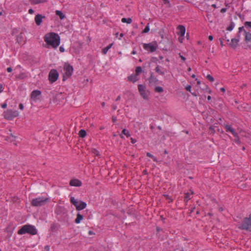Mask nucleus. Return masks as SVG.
Listing matches in <instances>:
<instances>
[{"label":"nucleus","mask_w":251,"mask_h":251,"mask_svg":"<svg viewBox=\"0 0 251 251\" xmlns=\"http://www.w3.org/2000/svg\"><path fill=\"white\" fill-rule=\"evenodd\" d=\"M44 40L48 48L56 49L60 44V37L54 32L46 33L44 36Z\"/></svg>","instance_id":"1"},{"label":"nucleus","mask_w":251,"mask_h":251,"mask_svg":"<svg viewBox=\"0 0 251 251\" xmlns=\"http://www.w3.org/2000/svg\"><path fill=\"white\" fill-rule=\"evenodd\" d=\"M26 233L34 235L37 233V230L35 226L31 225L23 226L18 231V234L22 235Z\"/></svg>","instance_id":"2"},{"label":"nucleus","mask_w":251,"mask_h":251,"mask_svg":"<svg viewBox=\"0 0 251 251\" xmlns=\"http://www.w3.org/2000/svg\"><path fill=\"white\" fill-rule=\"evenodd\" d=\"M238 227L241 229L251 232V213L242 220Z\"/></svg>","instance_id":"3"},{"label":"nucleus","mask_w":251,"mask_h":251,"mask_svg":"<svg viewBox=\"0 0 251 251\" xmlns=\"http://www.w3.org/2000/svg\"><path fill=\"white\" fill-rule=\"evenodd\" d=\"M49 201V198L45 197H39L33 199L31 201L32 206L39 207L46 204Z\"/></svg>","instance_id":"4"},{"label":"nucleus","mask_w":251,"mask_h":251,"mask_svg":"<svg viewBox=\"0 0 251 251\" xmlns=\"http://www.w3.org/2000/svg\"><path fill=\"white\" fill-rule=\"evenodd\" d=\"M70 201L75 206L76 209L78 211L84 209L87 206L85 202L82 201H79L73 197L70 198Z\"/></svg>","instance_id":"5"},{"label":"nucleus","mask_w":251,"mask_h":251,"mask_svg":"<svg viewBox=\"0 0 251 251\" xmlns=\"http://www.w3.org/2000/svg\"><path fill=\"white\" fill-rule=\"evenodd\" d=\"M144 50L149 52L155 51L158 48V44L157 42L153 41L148 44L144 43L143 45Z\"/></svg>","instance_id":"6"},{"label":"nucleus","mask_w":251,"mask_h":251,"mask_svg":"<svg viewBox=\"0 0 251 251\" xmlns=\"http://www.w3.org/2000/svg\"><path fill=\"white\" fill-rule=\"evenodd\" d=\"M138 89L142 98L144 100H148L150 95V92L149 90L147 89L146 86L142 84H139Z\"/></svg>","instance_id":"7"},{"label":"nucleus","mask_w":251,"mask_h":251,"mask_svg":"<svg viewBox=\"0 0 251 251\" xmlns=\"http://www.w3.org/2000/svg\"><path fill=\"white\" fill-rule=\"evenodd\" d=\"M19 115V113L17 110L8 109L3 112L4 118L8 120H12L14 118L18 116Z\"/></svg>","instance_id":"8"},{"label":"nucleus","mask_w":251,"mask_h":251,"mask_svg":"<svg viewBox=\"0 0 251 251\" xmlns=\"http://www.w3.org/2000/svg\"><path fill=\"white\" fill-rule=\"evenodd\" d=\"M73 72V68L72 66L68 64H65L63 69L64 77H70Z\"/></svg>","instance_id":"9"},{"label":"nucleus","mask_w":251,"mask_h":251,"mask_svg":"<svg viewBox=\"0 0 251 251\" xmlns=\"http://www.w3.org/2000/svg\"><path fill=\"white\" fill-rule=\"evenodd\" d=\"M58 76L57 71L56 70L51 69L49 74V79L50 82L53 83L57 80Z\"/></svg>","instance_id":"10"},{"label":"nucleus","mask_w":251,"mask_h":251,"mask_svg":"<svg viewBox=\"0 0 251 251\" xmlns=\"http://www.w3.org/2000/svg\"><path fill=\"white\" fill-rule=\"evenodd\" d=\"M41 95V92L39 90H34L32 92L30 97L31 99L34 101H36L39 100L40 98Z\"/></svg>","instance_id":"11"},{"label":"nucleus","mask_w":251,"mask_h":251,"mask_svg":"<svg viewBox=\"0 0 251 251\" xmlns=\"http://www.w3.org/2000/svg\"><path fill=\"white\" fill-rule=\"evenodd\" d=\"M245 41L249 47L251 48V33L244 31Z\"/></svg>","instance_id":"12"},{"label":"nucleus","mask_w":251,"mask_h":251,"mask_svg":"<svg viewBox=\"0 0 251 251\" xmlns=\"http://www.w3.org/2000/svg\"><path fill=\"white\" fill-rule=\"evenodd\" d=\"M239 41V39H236L235 38H232L231 39V41L229 43L228 46L235 49L238 46Z\"/></svg>","instance_id":"13"},{"label":"nucleus","mask_w":251,"mask_h":251,"mask_svg":"<svg viewBox=\"0 0 251 251\" xmlns=\"http://www.w3.org/2000/svg\"><path fill=\"white\" fill-rule=\"evenodd\" d=\"M45 18V16H43L41 14H37L35 17V22L37 25H40L43 19Z\"/></svg>","instance_id":"14"},{"label":"nucleus","mask_w":251,"mask_h":251,"mask_svg":"<svg viewBox=\"0 0 251 251\" xmlns=\"http://www.w3.org/2000/svg\"><path fill=\"white\" fill-rule=\"evenodd\" d=\"M70 185L72 186L79 187L81 186L82 182L78 179H73L70 181Z\"/></svg>","instance_id":"15"},{"label":"nucleus","mask_w":251,"mask_h":251,"mask_svg":"<svg viewBox=\"0 0 251 251\" xmlns=\"http://www.w3.org/2000/svg\"><path fill=\"white\" fill-rule=\"evenodd\" d=\"M177 29L179 30L178 34L181 37H183L186 31L185 27L183 25H179L177 26Z\"/></svg>","instance_id":"16"},{"label":"nucleus","mask_w":251,"mask_h":251,"mask_svg":"<svg viewBox=\"0 0 251 251\" xmlns=\"http://www.w3.org/2000/svg\"><path fill=\"white\" fill-rule=\"evenodd\" d=\"M225 127L226 128V131L231 132L233 134V135L235 137L237 136V133L235 131L234 129L230 126L226 125L225 126Z\"/></svg>","instance_id":"17"},{"label":"nucleus","mask_w":251,"mask_h":251,"mask_svg":"<svg viewBox=\"0 0 251 251\" xmlns=\"http://www.w3.org/2000/svg\"><path fill=\"white\" fill-rule=\"evenodd\" d=\"M16 77L17 78L23 79L27 77V74L26 72H21Z\"/></svg>","instance_id":"18"},{"label":"nucleus","mask_w":251,"mask_h":251,"mask_svg":"<svg viewBox=\"0 0 251 251\" xmlns=\"http://www.w3.org/2000/svg\"><path fill=\"white\" fill-rule=\"evenodd\" d=\"M163 70V68L159 66H157L155 69V71L156 73L162 75L165 74V72Z\"/></svg>","instance_id":"19"},{"label":"nucleus","mask_w":251,"mask_h":251,"mask_svg":"<svg viewBox=\"0 0 251 251\" xmlns=\"http://www.w3.org/2000/svg\"><path fill=\"white\" fill-rule=\"evenodd\" d=\"M244 31H246L245 29V27L244 26H241V27H240L239 28H238V33H237L236 34V37L235 38L236 39H239V41H240V33L242 32H243L244 33Z\"/></svg>","instance_id":"20"},{"label":"nucleus","mask_w":251,"mask_h":251,"mask_svg":"<svg viewBox=\"0 0 251 251\" xmlns=\"http://www.w3.org/2000/svg\"><path fill=\"white\" fill-rule=\"evenodd\" d=\"M128 80L133 83L135 82L137 80V75H131L128 77Z\"/></svg>","instance_id":"21"},{"label":"nucleus","mask_w":251,"mask_h":251,"mask_svg":"<svg viewBox=\"0 0 251 251\" xmlns=\"http://www.w3.org/2000/svg\"><path fill=\"white\" fill-rule=\"evenodd\" d=\"M83 218V216L80 213H78L77 214L76 218L75 220V223L77 224H79Z\"/></svg>","instance_id":"22"},{"label":"nucleus","mask_w":251,"mask_h":251,"mask_svg":"<svg viewBox=\"0 0 251 251\" xmlns=\"http://www.w3.org/2000/svg\"><path fill=\"white\" fill-rule=\"evenodd\" d=\"M123 134L126 135L127 137H129L130 136V134L129 133V131L128 130H126V129H124L122 130V134L120 135V137L122 138H124V136H123Z\"/></svg>","instance_id":"23"},{"label":"nucleus","mask_w":251,"mask_h":251,"mask_svg":"<svg viewBox=\"0 0 251 251\" xmlns=\"http://www.w3.org/2000/svg\"><path fill=\"white\" fill-rule=\"evenodd\" d=\"M113 46V44L111 43L110 44H109L108 46H107V47H106L105 48H104L103 50H102V52L103 54H106L107 52V51H108V50L112 47V46Z\"/></svg>","instance_id":"24"},{"label":"nucleus","mask_w":251,"mask_h":251,"mask_svg":"<svg viewBox=\"0 0 251 251\" xmlns=\"http://www.w3.org/2000/svg\"><path fill=\"white\" fill-rule=\"evenodd\" d=\"M30 2L32 4H37L40 3L46 2V0H29Z\"/></svg>","instance_id":"25"},{"label":"nucleus","mask_w":251,"mask_h":251,"mask_svg":"<svg viewBox=\"0 0 251 251\" xmlns=\"http://www.w3.org/2000/svg\"><path fill=\"white\" fill-rule=\"evenodd\" d=\"M121 21L123 23H126L127 24H129L131 23L132 19L130 18H123L122 19Z\"/></svg>","instance_id":"26"},{"label":"nucleus","mask_w":251,"mask_h":251,"mask_svg":"<svg viewBox=\"0 0 251 251\" xmlns=\"http://www.w3.org/2000/svg\"><path fill=\"white\" fill-rule=\"evenodd\" d=\"M55 13L56 15L58 16L61 20L63 19L65 17L64 15L61 11L56 10Z\"/></svg>","instance_id":"27"},{"label":"nucleus","mask_w":251,"mask_h":251,"mask_svg":"<svg viewBox=\"0 0 251 251\" xmlns=\"http://www.w3.org/2000/svg\"><path fill=\"white\" fill-rule=\"evenodd\" d=\"M79 135L82 138H84L86 135V132L84 129H81L79 132Z\"/></svg>","instance_id":"28"},{"label":"nucleus","mask_w":251,"mask_h":251,"mask_svg":"<svg viewBox=\"0 0 251 251\" xmlns=\"http://www.w3.org/2000/svg\"><path fill=\"white\" fill-rule=\"evenodd\" d=\"M235 27V24L233 22H231L230 25L227 27L226 30L231 31Z\"/></svg>","instance_id":"29"},{"label":"nucleus","mask_w":251,"mask_h":251,"mask_svg":"<svg viewBox=\"0 0 251 251\" xmlns=\"http://www.w3.org/2000/svg\"><path fill=\"white\" fill-rule=\"evenodd\" d=\"M155 91L158 93H162L163 92V89L162 87L160 86H156L155 88Z\"/></svg>","instance_id":"30"},{"label":"nucleus","mask_w":251,"mask_h":251,"mask_svg":"<svg viewBox=\"0 0 251 251\" xmlns=\"http://www.w3.org/2000/svg\"><path fill=\"white\" fill-rule=\"evenodd\" d=\"M193 194V192H191V193H186L185 194V199L188 201V200H189L191 198V195H192Z\"/></svg>","instance_id":"31"},{"label":"nucleus","mask_w":251,"mask_h":251,"mask_svg":"<svg viewBox=\"0 0 251 251\" xmlns=\"http://www.w3.org/2000/svg\"><path fill=\"white\" fill-rule=\"evenodd\" d=\"M150 31V25L149 24H148L145 29L143 30V33H148Z\"/></svg>","instance_id":"32"},{"label":"nucleus","mask_w":251,"mask_h":251,"mask_svg":"<svg viewBox=\"0 0 251 251\" xmlns=\"http://www.w3.org/2000/svg\"><path fill=\"white\" fill-rule=\"evenodd\" d=\"M244 25L246 27L251 28V22H245Z\"/></svg>","instance_id":"33"},{"label":"nucleus","mask_w":251,"mask_h":251,"mask_svg":"<svg viewBox=\"0 0 251 251\" xmlns=\"http://www.w3.org/2000/svg\"><path fill=\"white\" fill-rule=\"evenodd\" d=\"M142 68L141 67H137L135 70L137 75L139 74L142 72Z\"/></svg>","instance_id":"34"},{"label":"nucleus","mask_w":251,"mask_h":251,"mask_svg":"<svg viewBox=\"0 0 251 251\" xmlns=\"http://www.w3.org/2000/svg\"><path fill=\"white\" fill-rule=\"evenodd\" d=\"M206 78L210 81L213 82L214 81V78L210 75H208L206 76Z\"/></svg>","instance_id":"35"},{"label":"nucleus","mask_w":251,"mask_h":251,"mask_svg":"<svg viewBox=\"0 0 251 251\" xmlns=\"http://www.w3.org/2000/svg\"><path fill=\"white\" fill-rule=\"evenodd\" d=\"M15 137L13 136V135H11L9 137V141H10V142H13L15 140Z\"/></svg>","instance_id":"36"},{"label":"nucleus","mask_w":251,"mask_h":251,"mask_svg":"<svg viewBox=\"0 0 251 251\" xmlns=\"http://www.w3.org/2000/svg\"><path fill=\"white\" fill-rule=\"evenodd\" d=\"M179 56L181 58V59L183 62H185L186 60V58L183 56L181 54V53H179Z\"/></svg>","instance_id":"37"},{"label":"nucleus","mask_w":251,"mask_h":251,"mask_svg":"<svg viewBox=\"0 0 251 251\" xmlns=\"http://www.w3.org/2000/svg\"><path fill=\"white\" fill-rule=\"evenodd\" d=\"M185 89L187 91L191 92V85H187L186 87H185Z\"/></svg>","instance_id":"38"},{"label":"nucleus","mask_w":251,"mask_h":251,"mask_svg":"<svg viewBox=\"0 0 251 251\" xmlns=\"http://www.w3.org/2000/svg\"><path fill=\"white\" fill-rule=\"evenodd\" d=\"M59 51L61 52H64L65 51V49L64 48L62 47V46H60L59 47Z\"/></svg>","instance_id":"39"},{"label":"nucleus","mask_w":251,"mask_h":251,"mask_svg":"<svg viewBox=\"0 0 251 251\" xmlns=\"http://www.w3.org/2000/svg\"><path fill=\"white\" fill-rule=\"evenodd\" d=\"M130 140H131V143H132V144H134L137 142L136 140L133 138H131Z\"/></svg>","instance_id":"40"},{"label":"nucleus","mask_w":251,"mask_h":251,"mask_svg":"<svg viewBox=\"0 0 251 251\" xmlns=\"http://www.w3.org/2000/svg\"><path fill=\"white\" fill-rule=\"evenodd\" d=\"M227 9L226 8H223L221 10V12L222 13H225Z\"/></svg>","instance_id":"41"},{"label":"nucleus","mask_w":251,"mask_h":251,"mask_svg":"<svg viewBox=\"0 0 251 251\" xmlns=\"http://www.w3.org/2000/svg\"><path fill=\"white\" fill-rule=\"evenodd\" d=\"M1 106L2 108H5L7 107V103L5 102V103H3L2 104H1Z\"/></svg>","instance_id":"42"},{"label":"nucleus","mask_w":251,"mask_h":251,"mask_svg":"<svg viewBox=\"0 0 251 251\" xmlns=\"http://www.w3.org/2000/svg\"><path fill=\"white\" fill-rule=\"evenodd\" d=\"M147 156L149 157H151V158H152L153 157V155H152L151 153H150V152H147Z\"/></svg>","instance_id":"43"},{"label":"nucleus","mask_w":251,"mask_h":251,"mask_svg":"<svg viewBox=\"0 0 251 251\" xmlns=\"http://www.w3.org/2000/svg\"><path fill=\"white\" fill-rule=\"evenodd\" d=\"M34 10L32 9H29L28 10V13L30 14H32L34 13Z\"/></svg>","instance_id":"44"},{"label":"nucleus","mask_w":251,"mask_h":251,"mask_svg":"<svg viewBox=\"0 0 251 251\" xmlns=\"http://www.w3.org/2000/svg\"><path fill=\"white\" fill-rule=\"evenodd\" d=\"M24 105L22 103H20L19 104V108L21 109V110H23L24 109Z\"/></svg>","instance_id":"45"},{"label":"nucleus","mask_w":251,"mask_h":251,"mask_svg":"<svg viewBox=\"0 0 251 251\" xmlns=\"http://www.w3.org/2000/svg\"><path fill=\"white\" fill-rule=\"evenodd\" d=\"M93 153H94L95 154H96L97 156L99 155V151L95 150L93 151Z\"/></svg>","instance_id":"46"},{"label":"nucleus","mask_w":251,"mask_h":251,"mask_svg":"<svg viewBox=\"0 0 251 251\" xmlns=\"http://www.w3.org/2000/svg\"><path fill=\"white\" fill-rule=\"evenodd\" d=\"M183 40V37H181V36H179L178 37V40L180 43H182Z\"/></svg>","instance_id":"47"},{"label":"nucleus","mask_w":251,"mask_h":251,"mask_svg":"<svg viewBox=\"0 0 251 251\" xmlns=\"http://www.w3.org/2000/svg\"><path fill=\"white\" fill-rule=\"evenodd\" d=\"M12 71V68L11 67H8L7 68V71L8 72V73H10Z\"/></svg>","instance_id":"48"},{"label":"nucleus","mask_w":251,"mask_h":251,"mask_svg":"<svg viewBox=\"0 0 251 251\" xmlns=\"http://www.w3.org/2000/svg\"><path fill=\"white\" fill-rule=\"evenodd\" d=\"M3 86L1 84H0V93L2 92L3 91Z\"/></svg>","instance_id":"49"},{"label":"nucleus","mask_w":251,"mask_h":251,"mask_svg":"<svg viewBox=\"0 0 251 251\" xmlns=\"http://www.w3.org/2000/svg\"><path fill=\"white\" fill-rule=\"evenodd\" d=\"M208 39L209 40L212 41L213 39V37L212 35H209L208 37Z\"/></svg>","instance_id":"50"},{"label":"nucleus","mask_w":251,"mask_h":251,"mask_svg":"<svg viewBox=\"0 0 251 251\" xmlns=\"http://www.w3.org/2000/svg\"><path fill=\"white\" fill-rule=\"evenodd\" d=\"M121 100V96H118L116 100V101H118Z\"/></svg>","instance_id":"51"},{"label":"nucleus","mask_w":251,"mask_h":251,"mask_svg":"<svg viewBox=\"0 0 251 251\" xmlns=\"http://www.w3.org/2000/svg\"><path fill=\"white\" fill-rule=\"evenodd\" d=\"M220 90L223 92H225L226 91L224 87L221 88Z\"/></svg>","instance_id":"52"},{"label":"nucleus","mask_w":251,"mask_h":251,"mask_svg":"<svg viewBox=\"0 0 251 251\" xmlns=\"http://www.w3.org/2000/svg\"><path fill=\"white\" fill-rule=\"evenodd\" d=\"M152 158L153 159L154 161H155V162H157V160L156 158L155 157H154V156H153V157Z\"/></svg>","instance_id":"53"},{"label":"nucleus","mask_w":251,"mask_h":251,"mask_svg":"<svg viewBox=\"0 0 251 251\" xmlns=\"http://www.w3.org/2000/svg\"><path fill=\"white\" fill-rule=\"evenodd\" d=\"M124 36V34L123 33H121L120 35V39H121Z\"/></svg>","instance_id":"54"},{"label":"nucleus","mask_w":251,"mask_h":251,"mask_svg":"<svg viewBox=\"0 0 251 251\" xmlns=\"http://www.w3.org/2000/svg\"><path fill=\"white\" fill-rule=\"evenodd\" d=\"M136 53V52L135 50H132V51L131 52L132 54H135Z\"/></svg>","instance_id":"55"},{"label":"nucleus","mask_w":251,"mask_h":251,"mask_svg":"<svg viewBox=\"0 0 251 251\" xmlns=\"http://www.w3.org/2000/svg\"><path fill=\"white\" fill-rule=\"evenodd\" d=\"M211 99V97L210 96H208L207 97V99H208V100H210Z\"/></svg>","instance_id":"56"},{"label":"nucleus","mask_w":251,"mask_h":251,"mask_svg":"<svg viewBox=\"0 0 251 251\" xmlns=\"http://www.w3.org/2000/svg\"><path fill=\"white\" fill-rule=\"evenodd\" d=\"M212 6L213 7H214V8H216V4H213L212 5Z\"/></svg>","instance_id":"57"},{"label":"nucleus","mask_w":251,"mask_h":251,"mask_svg":"<svg viewBox=\"0 0 251 251\" xmlns=\"http://www.w3.org/2000/svg\"><path fill=\"white\" fill-rule=\"evenodd\" d=\"M235 140H236V141L238 143H239V142H239V138L236 139Z\"/></svg>","instance_id":"58"},{"label":"nucleus","mask_w":251,"mask_h":251,"mask_svg":"<svg viewBox=\"0 0 251 251\" xmlns=\"http://www.w3.org/2000/svg\"><path fill=\"white\" fill-rule=\"evenodd\" d=\"M220 44H221V45L222 46H223L224 45H223V41H221V42H220Z\"/></svg>","instance_id":"59"},{"label":"nucleus","mask_w":251,"mask_h":251,"mask_svg":"<svg viewBox=\"0 0 251 251\" xmlns=\"http://www.w3.org/2000/svg\"><path fill=\"white\" fill-rule=\"evenodd\" d=\"M191 71V68H190V67H189V68H188V72H190Z\"/></svg>","instance_id":"60"},{"label":"nucleus","mask_w":251,"mask_h":251,"mask_svg":"<svg viewBox=\"0 0 251 251\" xmlns=\"http://www.w3.org/2000/svg\"><path fill=\"white\" fill-rule=\"evenodd\" d=\"M102 106L103 107L105 105V103L104 102H102L101 103Z\"/></svg>","instance_id":"61"},{"label":"nucleus","mask_w":251,"mask_h":251,"mask_svg":"<svg viewBox=\"0 0 251 251\" xmlns=\"http://www.w3.org/2000/svg\"><path fill=\"white\" fill-rule=\"evenodd\" d=\"M46 249L47 251H49V247H46Z\"/></svg>","instance_id":"62"},{"label":"nucleus","mask_w":251,"mask_h":251,"mask_svg":"<svg viewBox=\"0 0 251 251\" xmlns=\"http://www.w3.org/2000/svg\"><path fill=\"white\" fill-rule=\"evenodd\" d=\"M195 76H196V75L194 74L192 75V77H193V78H195Z\"/></svg>","instance_id":"63"},{"label":"nucleus","mask_w":251,"mask_h":251,"mask_svg":"<svg viewBox=\"0 0 251 251\" xmlns=\"http://www.w3.org/2000/svg\"><path fill=\"white\" fill-rule=\"evenodd\" d=\"M197 83H198V84H200V81H198L197 82Z\"/></svg>","instance_id":"64"}]
</instances>
